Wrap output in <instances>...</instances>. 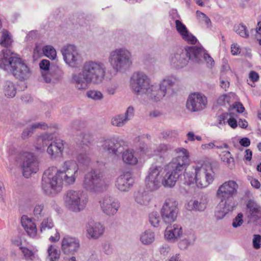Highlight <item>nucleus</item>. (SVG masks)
<instances>
[{"label":"nucleus","mask_w":261,"mask_h":261,"mask_svg":"<svg viewBox=\"0 0 261 261\" xmlns=\"http://www.w3.org/2000/svg\"><path fill=\"white\" fill-rule=\"evenodd\" d=\"M61 255V251L54 244H50L47 249L46 261H58Z\"/></svg>","instance_id":"obj_35"},{"label":"nucleus","mask_w":261,"mask_h":261,"mask_svg":"<svg viewBox=\"0 0 261 261\" xmlns=\"http://www.w3.org/2000/svg\"><path fill=\"white\" fill-rule=\"evenodd\" d=\"M52 137L48 134H44L42 136L39 137L36 140L35 147L38 151H43L45 148L49 144Z\"/></svg>","instance_id":"obj_37"},{"label":"nucleus","mask_w":261,"mask_h":261,"mask_svg":"<svg viewBox=\"0 0 261 261\" xmlns=\"http://www.w3.org/2000/svg\"><path fill=\"white\" fill-rule=\"evenodd\" d=\"M38 36V33L37 31H31L28 34H27L25 38V42H30L36 39Z\"/></svg>","instance_id":"obj_63"},{"label":"nucleus","mask_w":261,"mask_h":261,"mask_svg":"<svg viewBox=\"0 0 261 261\" xmlns=\"http://www.w3.org/2000/svg\"><path fill=\"white\" fill-rule=\"evenodd\" d=\"M193 169L194 171L195 183L198 188H206L213 182L215 173L210 165L198 163L193 166Z\"/></svg>","instance_id":"obj_7"},{"label":"nucleus","mask_w":261,"mask_h":261,"mask_svg":"<svg viewBox=\"0 0 261 261\" xmlns=\"http://www.w3.org/2000/svg\"><path fill=\"white\" fill-rule=\"evenodd\" d=\"M235 32L241 37L247 38L249 37V32L246 27L243 24H239L234 27Z\"/></svg>","instance_id":"obj_49"},{"label":"nucleus","mask_w":261,"mask_h":261,"mask_svg":"<svg viewBox=\"0 0 261 261\" xmlns=\"http://www.w3.org/2000/svg\"><path fill=\"white\" fill-rule=\"evenodd\" d=\"M227 123L232 128H236L238 126V122L234 118L233 115L232 113L230 112L229 116L228 117Z\"/></svg>","instance_id":"obj_61"},{"label":"nucleus","mask_w":261,"mask_h":261,"mask_svg":"<svg viewBox=\"0 0 261 261\" xmlns=\"http://www.w3.org/2000/svg\"><path fill=\"white\" fill-rule=\"evenodd\" d=\"M220 156L221 157L222 161L223 162L226 163L229 166L231 167V168L234 166V159L232 157V155L229 151H222L220 153Z\"/></svg>","instance_id":"obj_44"},{"label":"nucleus","mask_w":261,"mask_h":261,"mask_svg":"<svg viewBox=\"0 0 261 261\" xmlns=\"http://www.w3.org/2000/svg\"><path fill=\"white\" fill-rule=\"evenodd\" d=\"M182 235V228L180 225L178 224H174L172 226H168L164 232L165 239L171 242L177 241Z\"/></svg>","instance_id":"obj_26"},{"label":"nucleus","mask_w":261,"mask_h":261,"mask_svg":"<svg viewBox=\"0 0 261 261\" xmlns=\"http://www.w3.org/2000/svg\"><path fill=\"white\" fill-rule=\"evenodd\" d=\"M134 184V180L130 172H125L120 175L116 179L115 186L120 191L126 192L129 190Z\"/></svg>","instance_id":"obj_24"},{"label":"nucleus","mask_w":261,"mask_h":261,"mask_svg":"<svg viewBox=\"0 0 261 261\" xmlns=\"http://www.w3.org/2000/svg\"><path fill=\"white\" fill-rule=\"evenodd\" d=\"M24 258L27 261H37L39 260V257L35 252L25 247H19Z\"/></svg>","instance_id":"obj_38"},{"label":"nucleus","mask_w":261,"mask_h":261,"mask_svg":"<svg viewBox=\"0 0 261 261\" xmlns=\"http://www.w3.org/2000/svg\"><path fill=\"white\" fill-rule=\"evenodd\" d=\"M168 149L167 145L162 144L159 145L155 149L152 148L144 143H141L137 149L136 155L141 158L150 157L153 155H161L165 153Z\"/></svg>","instance_id":"obj_17"},{"label":"nucleus","mask_w":261,"mask_h":261,"mask_svg":"<svg viewBox=\"0 0 261 261\" xmlns=\"http://www.w3.org/2000/svg\"><path fill=\"white\" fill-rule=\"evenodd\" d=\"M191 47L187 48L185 50L178 49L170 55L169 63L173 68L179 69L184 68L188 64L189 60L194 63V56L193 54L189 53Z\"/></svg>","instance_id":"obj_12"},{"label":"nucleus","mask_w":261,"mask_h":261,"mask_svg":"<svg viewBox=\"0 0 261 261\" xmlns=\"http://www.w3.org/2000/svg\"><path fill=\"white\" fill-rule=\"evenodd\" d=\"M189 53L193 54L194 56V63H199L201 59L203 58L209 68H212L215 64L214 59L207 53V51L201 46H192L189 49Z\"/></svg>","instance_id":"obj_18"},{"label":"nucleus","mask_w":261,"mask_h":261,"mask_svg":"<svg viewBox=\"0 0 261 261\" xmlns=\"http://www.w3.org/2000/svg\"><path fill=\"white\" fill-rule=\"evenodd\" d=\"M187 140L185 141L186 143H188V142H193L195 140L197 141H201L202 140V138L200 136H196L195 135L194 132H189L187 133Z\"/></svg>","instance_id":"obj_56"},{"label":"nucleus","mask_w":261,"mask_h":261,"mask_svg":"<svg viewBox=\"0 0 261 261\" xmlns=\"http://www.w3.org/2000/svg\"><path fill=\"white\" fill-rule=\"evenodd\" d=\"M155 240V235L154 231L148 229L142 232L140 235V241L145 245L152 244Z\"/></svg>","instance_id":"obj_36"},{"label":"nucleus","mask_w":261,"mask_h":261,"mask_svg":"<svg viewBox=\"0 0 261 261\" xmlns=\"http://www.w3.org/2000/svg\"><path fill=\"white\" fill-rule=\"evenodd\" d=\"M237 95L233 92H229L221 95L217 99V103L219 106L227 107L230 106V103L238 100Z\"/></svg>","instance_id":"obj_33"},{"label":"nucleus","mask_w":261,"mask_h":261,"mask_svg":"<svg viewBox=\"0 0 261 261\" xmlns=\"http://www.w3.org/2000/svg\"><path fill=\"white\" fill-rule=\"evenodd\" d=\"M101 176L97 170L91 169L84 176L83 188L87 191L94 192L101 187Z\"/></svg>","instance_id":"obj_15"},{"label":"nucleus","mask_w":261,"mask_h":261,"mask_svg":"<svg viewBox=\"0 0 261 261\" xmlns=\"http://www.w3.org/2000/svg\"><path fill=\"white\" fill-rule=\"evenodd\" d=\"M215 142L216 141H214L213 142H209L208 143L202 144L200 146V149L203 151H205L209 150L214 148L220 149H222L223 148H228V145L226 143H224L221 145H217L215 144Z\"/></svg>","instance_id":"obj_43"},{"label":"nucleus","mask_w":261,"mask_h":261,"mask_svg":"<svg viewBox=\"0 0 261 261\" xmlns=\"http://www.w3.org/2000/svg\"><path fill=\"white\" fill-rule=\"evenodd\" d=\"M54 227V224L50 218H44L40 225L39 232H43L52 229Z\"/></svg>","instance_id":"obj_42"},{"label":"nucleus","mask_w":261,"mask_h":261,"mask_svg":"<svg viewBox=\"0 0 261 261\" xmlns=\"http://www.w3.org/2000/svg\"><path fill=\"white\" fill-rule=\"evenodd\" d=\"M171 250L170 247L168 244H163L159 248V251L161 255L166 256Z\"/></svg>","instance_id":"obj_62"},{"label":"nucleus","mask_w":261,"mask_h":261,"mask_svg":"<svg viewBox=\"0 0 261 261\" xmlns=\"http://www.w3.org/2000/svg\"><path fill=\"white\" fill-rule=\"evenodd\" d=\"M149 221L150 224L154 227L159 226L161 222V218L156 212H152L149 216Z\"/></svg>","instance_id":"obj_48"},{"label":"nucleus","mask_w":261,"mask_h":261,"mask_svg":"<svg viewBox=\"0 0 261 261\" xmlns=\"http://www.w3.org/2000/svg\"><path fill=\"white\" fill-rule=\"evenodd\" d=\"M127 121L123 114L116 115L112 119V124L118 127L123 126Z\"/></svg>","instance_id":"obj_47"},{"label":"nucleus","mask_w":261,"mask_h":261,"mask_svg":"<svg viewBox=\"0 0 261 261\" xmlns=\"http://www.w3.org/2000/svg\"><path fill=\"white\" fill-rule=\"evenodd\" d=\"M86 231L89 239L97 240L103 234L105 227L100 222L91 221L86 224Z\"/></svg>","instance_id":"obj_20"},{"label":"nucleus","mask_w":261,"mask_h":261,"mask_svg":"<svg viewBox=\"0 0 261 261\" xmlns=\"http://www.w3.org/2000/svg\"><path fill=\"white\" fill-rule=\"evenodd\" d=\"M180 174L166 166L164 168L162 185L165 187L172 188L175 184Z\"/></svg>","instance_id":"obj_23"},{"label":"nucleus","mask_w":261,"mask_h":261,"mask_svg":"<svg viewBox=\"0 0 261 261\" xmlns=\"http://www.w3.org/2000/svg\"><path fill=\"white\" fill-rule=\"evenodd\" d=\"M87 96L94 101H100L103 98L102 92L97 90H90L87 92Z\"/></svg>","instance_id":"obj_46"},{"label":"nucleus","mask_w":261,"mask_h":261,"mask_svg":"<svg viewBox=\"0 0 261 261\" xmlns=\"http://www.w3.org/2000/svg\"><path fill=\"white\" fill-rule=\"evenodd\" d=\"M133 149H127L124 151L122 154L123 162L132 166L136 165L138 163V159Z\"/></svg>","instance_id":"obj_34"},{"label":"nucleus","mask_w":261,"mask_h":261,"mask_svg":"<svg viewBox=\"0 0 261 261\" xmlns=\"http://www.w3.org/2000/svg\"><path fill=\"white\" fill-rule=\"evenodd\" d=\"M64 143L62 140L57 139L54 142H49L47 149V153L51 156L60 155L64 150Z\"/></svg>","instance_id":"obj_29"},{"label":"nucleus","mask_w":261,"mask_h":261,"mask_svg":"<svg viewBox=\"0 0 261 261\" xmlns=\"http://www.w3.org/2000/svg\"><path fill=\"white\" fill-rule=\"evenodd\" d=\"M238 187V184L234 180L225 181L219 187L216 196L221 202L236 205L234 197L237 194Z\"/></svg>","instance_id":"obj_8"},{"label":"nucleus","mask_w":261,"mask_h":261,"mask_svg":"<svg viewBox=\"0 0 261 261\" xmlns=\"http://www.w3.org/2000/svg\"><path fill=\"white\" fill-rule=\"evenodd\" d=\"M105 75L106 69L103 63L89 61L84 64L80 72L72 75V82L77 89L84 90L91 84L101 83Z\"/></svg>","instance_id":"obj_3"},{"label":"nucleus","mask_w":261,"mask_h":261,"mask_svg":"<svg viewBox=\"0 0 261 261\" xmlns=\"http://www.w3.org/2000/svg\"><path fill=\"white\" fill-rule=\"evenodd\" d=\"M196 14L200 22L204 23L205 24H206L207 27L210 25L211 20L205 14L200 12L199 11H197Z\"/></svg>","instance_id":"obj_52"},{"label":"nucleus","mask_w":261,"mask_h":261,"mask_svg":"<svg viewBox=\"0 0 261 261\" xmlns=\"http://www.w3.org/2000/svg\"><path fill=\"white\" fill-rule=\"evenodd\" d=\"M100 202L102 212L107 215H115L120 207L119 201L110 197L104 198Z\"/></svg>","instance_id":"obj_22"},{"label":"nucleus","mask_w":261,"mask_h":261,"mask_svg":"<svg viewBox=\"0 0 261 261\" xmlns=\"http://www.w3.org/2000/svg\"><path fill=\"white\" fill-rule=\"evenodd\" d=\"M229 114L230 112L224 113L218 116V125L217 126L219 127H221V125H224L227 123Z\"/></svg>","instance_id":"obj_55"},{"label":"nucleus","mask_w":261,"mask_h":261,"mask_svg":"<svg viewBox=\"0 0 261 261\" xmlns=\"http://www.w3.org/2000/svg\"><path fill=\"white\" fill-rule=\"evenodd\" d=\"M174 152L176 156L167 166L181 174L182 171L186 170L189 164V153L184 147L175 148Z\"/></svg>","instance_id":"obj_10"},{"label":"nucleus","mask_w":261,"mask_h":261,"mask_svg":"<svg viewBox=\"0 0 261 261\" xmlns=\"http://www.w3.org/2000/svg\"><path fill=\"white\" fill-rule=\"evenodd\" d=\"M118 84L116 83H111L107 86L106 92L109 95H114L118 89Z\"/></svg>","instance_id":"obj_53"},{"label":"nucleus","mask_w":261,"mask_h":261,"mask_svg":"<svg viewBox=\"0 0 261 261\" xmlns=\"http://www.w3.org/2000/svg\"><path fill=\"white\" fill-rule=\"evenodd\" d=\"M103 147L105 150L108 151L109 153L118 155L119 144L117 138H112L106 140L103 144Z\"/></svg>","instance_id":"obj_32"},{"label":"nucleus","mask_w":261,"mask_h":261,"mask_svg":"<svg viewBox=\"0 0 261 261\" xmlns=\"http://www.w3.org/2000/svg\"><path fill=\"white\" fill-rule=\"evenodd\" d=\"M178 205V202L174 198H169L165 200L160 211L164 223L171 224L176 221L179 212Z\"/></svg>","instance_id":"obj_9"},{"label":"nucleus","mask_w":261,"mask_h":261,"mask_svg":"<svg viewBox=\"0 0 261 261\" xmlns=\"http://www.w3.org/2000/svg\"><path fill=\"white\" fill-rule=\"evenodd\" d=\"M253 247L255 249H258L261 247V236L259 234H254L252 240Z\"/></svg>","instance_id":"obj_60"},{"label":"nucleus","mask_w":261,"mask_h":261,"mask_svg":"<svg viewBox=\"0 0 261 261\" xmlns=\"http://www.w3.org/2000/svg\"><path fill=\"white\" fill-rule=\"evenodd\" d=\"M47 127V125L44 122H37L31 125L30 128H28L24 130L22 133V138L25 139L29 136V135L33 133L34 129L39 128L41 129H45Z\"/></svg>","instance_id":"obj_39"},{"label":"nucleus","mask_w":261,"mask_h":261,"mask_svg":"<svg viewBox=\"0 0 261 261\" xmlns=\"http://www.w3.org/2000/svg\"><path fill=\"white\" fill-rule=\"evenodd\" d=\"M184 239L193 245L197 239V236L193 230H190L185 232Z\"/></svg>","instance_id":"obj_50"},{"label":"nucleus","mask_w":261,"mask_h":261,"mask_svg":"<svg viewBox=\"0 0 261 261\" xmlns=\"http://www.w3.org/2000/svg\"><path fill=\"white\" fill-rule=\"evenodd\" d=\"M21 224L30 237L33 239L40 237L36 225L31 218L26 215H23L21 218Z\"/></svg>","instance_id":"obj_27"},{"label":"nucleus","mask_w":261,"mask_h":261,"mask_svg":"<svg viewBox=\"0 0 261 261\" xmlns=\"http://www.w3.org/2000/svg\"><path fill=\"white\" fill-rule=\"evenodd\" d=\"M39 67L43 71L42 72H48L50 67V62L47 60H42L39 63Z\"/></svg>","instance_id":"obj_64"},{"label":"nucleus","mask_w":261,"mask_h":261,"mask_svg":"<svg viewBox=\"0 0 261 261\" xmlns=\"http://www.w3.org/2000/svg\"><path fill=\"white\" fill-rule=\"evenodd\" d=\"M80 246L79 239L69 236H64L61 241V250L66 255H73Z\"/></svg>","instance_id":"obj_19"},{"label":"nucleus","mask_w":261,"mask_h":261,"mask_svg":"<svg viewBox=\"0 0 261 261\" xmlns=\"http://www.w3.org/2000/svg\"><path fill=\"white\" fill-rule=\"evenodd\" d=\"M177 77L174 75L165 76L159 83L152 84L148 75L143 72L133 73L130 79V88L137 95H145L150 100L158 102L166 96L174 93L173 86L177 82Z\"/></svg>","instance_id":"obj_1"},{"label":"nucleus","mask_w":261,"mask_h":261,"mask_svg":"<svg viewBox=\"0 0 261 261\" xmlns=\"http://www.w3.org/2000/svg\"><path fill=\"white\" fill-rule=\"evenodd\" d=\"M93 136L90 133H84L83 134V139L82 142L83 144L88 145L90 144L93 141Z\"/></svg>","instance_id":"obj_57"},{"label":"nucleus","mask_w":261,"mask_h":261,"mask_svg":"<svg viewBox=\"0 0 261 261\" xmlns=\"http://www.w3.org/2000/svg\"><path fill=\"white\" fill-rule=\"evenodd\" d=\"M78 170V165L72 160L64 162L62 170H58L54 167L48 168L42 176V190L47 195L60 192L62 189L63 181L68 185L74 183Z\"/></svg>","instance_id":"obj_2"},{"label":"nucleus","mask_w":261,"mask_h":261,"mask_svg":"<svg viewBox=\"0 0 261 261\" xmlns=\"http://www.w3.org/2000/svg\"><path fill=\"white\" fill-rule=\"evenodd\" d=\"M164 168L152 165L149 168L145 179L146 186L150 190H155L162 185Z\"/></svg>","instance_id":"obj_11"},{"label":"nucleus","mask_w":261,"mask_h":261,"mask_svg":"<svg viewBox=\"0 0 261 261\" xmlns=\"http://www.w3.org/2000/svg\"><path fill=\"white\" fill-rule=\"evenodd\" d=\"M235 206L236 205L232 204L221 202L220 201L215 213V216L216 219H222L227 213L233 211Z\"/></svg>","instance_id":"obj_31"},{"label":"nucleus","mask_w":261,"mask_h":261,"mask_svg":"<svg viewBox=\"0 0 261 261\" xmlns=\"http://www.w3.org/2000/svg\"><path fill=\"white\" fill-rule=\"evenodd\" d=\"M247 215L249 223L257 224L261 221V206L253 201L247 204Z\"/></svg>","instance_id":"obj_21"},{"label":"nucleus","mask_w":261,"mask_h":261,"mask_svg":"<svg viewBox=\"0 0 261 261\" xmlns=\"http://www.w3.org/2000/svg\"><path fill=\"white\" fill-rule=\"evenodd\" d=\"M134 197L135 202L141 205H147L151 199L150 194L143 188L134 193Z\"/></svg>","instance_id":"obj_28"},{"label":"nucleus","mask_w":261,"mask_h":261,"mask_svg":"<svg viewBox=\"0 0 261 261\" xmlns=\"http://www.w3.org/2000/svg\"><path fill=\"white\" fill-rule=\"evenodd\" d=\"M43 205L42 204L36 205L34 209V216L37 218L40 217L44 215V212H43Z\"/></svg>","instance_id":"obj_59"},{"label":"nucleus","mask_w":261,"mask_h":261,"mask_svg":"<svg viewBox=\"0 0 261 261\" xmlns=\"http://www.w3.org/2000/svg\"><path fill=\"white\" fill-rule=\"evenodd\" d=\"M184 184L190 186L195 182V176H193L190 172H184Z\"/></svg>","instance_id":"obj_54"},{"label":"nucleus","mask_w":261,"mask_h":261,"mask_svg":"<svg viewBox=\"0 0 261 261\" xmlns=\"http://www.w3.org/2000/svg\"><path fill=\"white\" fill-rule=\"evenodd\" d=\"M207 103L206 97L201 93H194L189 95L186 107L191 112H197L203 109Z\"/></svg>","instance_id":"obj_16"},{"label":"nucleus","mask_w":261,"mask_h":261,"mask_svg":"<svg viewBox=\"0 0 261 261\" xmlns=\"http://www.w3.org/2000/svg\"><path fill=\"white\" fill-rule=\"evenodd\" d=\"M88 199L81 190H69L64 196L65 206L73 212H80L85 208Z\"/></svg>","instance_id":"obj_6"},{"label":"nucleus","mask_w":261,"mask_h":261,"mask_svg":"<svg viewBox=\"0 0 261 261\" xmlns=\"http://www.w3.org/2000/svg\"><path fill=\"white\" fill-rule=\"evenodd\" d=\"M243 214L239 213L233 220L232 226L234 228L240 226L243 224Z\"/></svg>","instance_id":"obj_58"},{"label":"nucleus","mask_w":261,"mask_h":261,"mask_svg":"<svg viewBox=\"0 0 261 261\" xmlns=\"http://www.w3.org/2000/svg\"><path fill=\"white\" fill-rule=\"evenodd\" d=\"M0 68L11 73L20 80H25L31 74L30 68L20 57L5 49L0 52Z\"/></svg>","instance_id":"obj_4"},{"label":"nucleus","mask_w":261,"mask_h":261,"mask_svg":"<svg viewBox=\"0 0 261 261\" xmlns=\"http://www.w3.org/2000/svg\"><path fill=\"white\" fill-rule=\"evenodd\" d=\"M175 25L176 30L184 41L191 44L197 42L196 37L188 31L187 27L180 20H175Z\"/></svg>","instance_id":"obj_25"},{"label":"nucleus","mask_w":261,"mask_h":261,"mask_svg":"<svg viewBox=\"0 0 261 261\" xmlns=\"http://www.w3.org/2000/svg\"><path fill=\"white\" fill-rule=\"evenodd\" d=\"M77 160L80 164L88 166L90 163V159L85 153H80L78 155Z\"/></svg>","instance_id":"obj_51"},{"label":"nucleus","mask_w":261,"mask_h":261,"mask_svg":"<svg viewBox=\"0 0 261 261\" xmlns=\"http://www.w3.org/2000/svg\"><path fill=\"white\" fill-rule=\"evenodd\" d=\"M23 156L21 166L22 174L25 177L29 178L39 171V162L37 158L30 152L24 153Z\"/></svg>","instance_id":"obj_14"},{"label":"nucleus","mask_w":261,"mask_h":261,"mask_svg":"<svg viewBox=\"0 0 261 261\" xmlns=\"http://www.w3.org/2000/svg\"><path fill=\"white\" fill-rule=\"evenodd\" d=\"M63 59L71 68H76L82 62V58L77 47L71 44L65 45L61 49Z\"/></svg>","instance_id":"obj_13"},{"label":"nucleus","mask_w":261,"mask_h":261,"mask_svg":"<svg viewBox=\"0 0 261 261\" xmlns=\"http://www.w3.org/2000/svg\"><path fill=\"white\" fill-rule=\"evenodd\" d=\"M4 92L5 95L9 98L15 96L16 89L14 84L10 81H7L4 87Z\"/></svg>","instance_id":"obj_40"},{"label":"nucleus","mask_w":261,"mask_h":261,"mask_svg":"<svg viewBox=\"0 0 261 261\" xmlns=\"http://www.w3.org/2000/svg\"><path fill=\"white\" fill-rule=\"evenodd\" d=\"M207 206V202L205 199H191L186 204V208L190 211H204Z\"/></svg>","instance_id":"obj_30"},{"label":"nucleus","mask_w":261,"mask_h":261,"mask_svg":"<svg viewBox=\"0 0 261 261\" xmlns=\"http://www.w3.org/2000/svg\"><path fill=\"white\" fill-rule=\"evenodd\" d=\"M42 50L44 55L50 59H55L57 57V52L56 49L50 45L44 46L42 48Z\"/></svg>","instance_id":"obj_45"},{"label":"nucleus","mask_w":261,"mask_h":261,"mask_svg":"<svg viewBox=\"0 0 261 261\" xmlns=\"http://www.w3.org/2000/svg\"><path fill=\"white\" fill-rule=\"evenodd\" d=\"M12 42V39L9 32L6 30H3L0 37V44L4 47H8Z\"/></svg>","instance_id":"obj_41"},{"label":"nucleus","mask_w":261,"mask_h":261,"mask_svg":"<svg viewBox=\"0 0 261 261\" xmlns=\"http://www.w3.org/2000/svg\"><path fill=\"white\" fill-rule=\"evenodd\" d=\"M109 62L116 72L128 69L132 65V55L130 51L125 47L116 48L110 53Z\"/></svg>","instance_id":"obj_5"}]
</instances>
